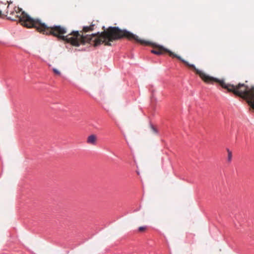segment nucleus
<instances>
[{
	"mask_svg": "<svg viewBox=\"0 0 254 254\" xmlns=\"http://www.w3.org/2000/svg\"><path fill=\"white\" fill-rule=\"evenodd\" d=\"M8 9L7 11V16L8 19L14 21H17V15L16 10H19V7L15 6L13 8L10 9L9 5L7 6Z\"/></svg>",
	"mask_w": 254,
	"mask_h": 254,
	"instance_id": "obj_5",
	"label": "nucleus"
},
{
	"mask_svg": "<svg viewBox=\"0 0 254 254\" xmlns=\"http://www.w3.org/2000/svg\"><path fill=\"white\" fill-rule=\"evenodd\" d=\"M17 20L23 26L27 28H35L38 32L46 35L53 36H61L65 32V29L61 25H56L52 27L48 26L45 23L38 18H32L26 13L19 7L16 10Z\"/></svg>",
	"mask_w": 254,
	"mask_h": 254,
	"instance_id": "obj_4",
	"label": "nucleus"
},
{
	"mask_svg": "<svg viewBox=\"0 0 254 254\" xmlns=\"http://www.w3.org/2000/svg\"><path fill=\"white\" fill-rule=\"evenodd\" d=\"M53 71L55 74L58 75H61V72L58 69H57L55 68H54L53 69Z\"/></svg>",
	"mask_w": 254,
	"mask_h": 254,
	"instance_id": "obj_9",
	"label": "nucleus"
},
{
	"mask_svg": "<svg viewBox=\"0 0 254 254\" xmlns=\"http://www.w3.org/2000/svg\"><path fill=\"white\" fill-rule=\"evenodd\" d=\"M97 138L96 135L95 134H91L88 136L86 142L89 144L95 145L97 143Z\"/></svg>",
	"mask_w": 254,
	"mask_h": 254,
	"instance_id": "obj_6",
	"label": "nucleus"
},
{
	"mask_svg": "<svg viewBox=\"0 0 254 254\" xmlns=\"http://www.w3.org/2000/svg\"><path fill=\"white\" fill-rule=\"evenodd\" d=\"M201 79L206 83H218L222 88L226 89L228 92H232L244 99L247 100L249 105L254 110V86L249 87L244 83H239L235 86L233 84L226 83L223 79L209 76L202 71H197Z\"/></svg>",
	"mask_w": 254,
	"mask_h": 254,
	"instance_id": "obj_3",
	"label": "nucleus"
},
{
	"mask_svg": "<svg viewBox=\"0 0 254 254\" xmlns=\"http://www.w3.org/2000/svg\"><path fill=\"white\" fill-rule=\"evenodd\" d=\"M147 229L146 226H141L138 228L139 232H142L145 231Z\"/></svg>",
	"mask_w": 254,
	"mask_h": 254,
	"instance_id": "obj_10",
	"label": "nucleus"
},
{
	"mask_svg": "<svg viewBox=\"0 0 254 254\" xmlns=\"http://www.w3.org/2000/svg\"><path fill=\"white\" fill-rule=\"evenodd\" d=\"M151 130V132L154 134H157L158 132V131L157 129L152 125H151L150 126Z\"/></svg>",
	"mask_w": 254,
	"mask_h": 254,
	"instance_id": "obj_8",
	"label": "nucleus"
},
{
	"mask_svg": "<svg viewBox=\"0 0 254 254\" xmlns=\"http://www.w3.org/2000/svg\"><path fill=\"white\" fill-rule=\"evenodd\" d=\"M1 10H0V15H1Z\"/></svg>",
	"mask_w": 254,
	"mask_h": 254,
	"instance_id": "obj_11",
	"label": "nucleus"
},
{
	"mask_svg": "<svg viewBox=\"0 0 254 254\" xmlns=\"http://www.w3.org/2000/svg\"><path fill=\"white\" fill-rule=\"evenodd\" d=\"M94 24H91L89 26H84L82 30L79 32L78 31H73L66 36L64 35L67 33L66 28L62 26L65 29V32L61 34V36H55L59 39L70 43L74 46L78 47L80 45H85L89 44L93 45L94 47H97L101 44H104L105 46H111V42L117 39L110 40V36L107 32L110 28H117V27H110L106 30L101 33L97 32L96 34L91 35H83V33H86L92 31L94 29Z\"/></svg>",
	"mask_w": 254,
	"mask_h": 254,
	"instance_id": "obj_1",
	"label": "nucleus"
},
{
	"mask_svg": "<svg viewBox=\"0 0 254 254\" xmlns=\"http://www.w3.org/2000/svg\"><path fill=\"white\" fill-rule=\"evenodd\" d=\"M227 152L228 153L227 161L230 163L232 159V153L228 148L227 149Z\"/></svg>",
	"mask_w": 254,
	"mask_h": 254,
	"instance_id": "obj_7",
	"label": "nucleus"
},
{
	"mask_svg": "<svg viewBox=\"0 0 254 254\" xmlns=\"http://www.w3.org/2000/svg\"><path fill=\"white\" fill-rule=\"evenodd\" d=\"M107 33L108 35H109L110 40L126 38L129 40H133L142 45L151 46L154 48V49L151 51L152 53L158 55L168 53L170 57L173 58H177L189 68L193 69L195 72L196 74H197V71H200V70L197 69L193 64H189L187 61L183 59L180 56H178L177 54L164 47L157 45L155 43H153L149 41L141 39L136 35H134L126 30H121L119 28H110L108 30Z\"/></svg>",
	"mask_w": 254,
	"mask_h": 254,
	"instance_id": "obj_2",
	"label": "nucleus"
}]
</instances>
